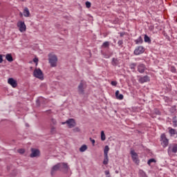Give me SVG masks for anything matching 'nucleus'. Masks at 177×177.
I'll list each match as a JSON object with an SVG mask.
<instances>
[{
	"label": "nucleus",
	"mask_w": 177,
	"mask_h": 177,
	"mask_svg": "<svg viewBox=\"0 0 177 177\" xmlns=\"http://www.w3.org/2000/svg\"><path fill=\"white\" fill-rule=\"evenodd\" d=\"M57 56L53 53L48 54V63L51 67L57 66Z\"/></svg>",
	"instance_id": "obj_1"
},
{
	"label": "nucleus",
	"mask_w": 177,
	"mask_h": 177,
	"mask_svg": "<svg viewBox=\"0 0 177 177\" xmlns=\"http://www.w3.org/2000/svg\"><path fill=\"white\" fill-rule=\"evenodd\" d=\"M130 154H131V158L133 162H135V164H137V165H139V162H140V160H139V156L138 155V153L135 152L134 150H131Z\"/></svg>",
	"instance_id": "obj_2"
},
{
	"label": "nucleus",
	"mask_w": 177,
	"mask_h": 177,
	"mask_svg": "<svg viewBox=\"0 0 177 177\" xmlns=\"http://www.w3.org/2000/svg\"><path fill=\"white\" fill-rule=\"evenodd\" d=\"M30 151H31V153L30 154V157L31 158H34L35 157H39V156H41V151H39V149H37L35 148H31Z\"/></svg>",
	"instance_id": "obj_3"
},
{
	"label": "nucleus",
	"mask_w": 177,
	"mask_h": 177,
	"mask_svg": "<svg viewBox=\"0 0 177 177\" xmlns=\"http://www.w3.org/2000/svg\"><path fill=\"white\" fill-rule=\"evenodd\" d=\"M33 75L36 78H39V80H44V73H42V71H41L39 68H36L34 71Z\"/></svg>",
	"instance_id": "obj_4"
},
{
	"label": "nucleus",
	"mask_w": 177,
	"mask_h": 177,
	"mask_svg": "<svg viewBox=\"0 0 177 177\" xmlns=\"http://www.w3.org/2000/svg\"><path fill=\"white\" fill-rule=\"evenodd\" d=\"M160 140H161V145L163 147H167V146H168L169 141V140L167 138V136H165V134H162L160 136Z\"/></svg>",
	"instance_id": "obj_5"
},
{
	"label": "nucleus",
	"mask_w": 177,
	"mask_h": 177,
	"mask_svg": "<svg viewBox=\"0 0 177 177\" xmlns=\"http://www.w3.org/2000/svg\"><path fill=\"white\" fill-rule=\"evenodd\" d=\"M59 164V171H64V172H68V169H70V167H68V165L67 163L61 162Z\"/></svg>",
	"instance_id": "obj_6"
},
{
	"label": "nucleus",
	"mask_w": 177,
	"mask_h": 177,
	"mask_svg": "<svg viewBox=\"0 0 177 177\" xmlns=\"http://www.w3.org/2000/svg\"><path fill=\"white\" fill-rule=\"evenodd\" d=\"M17 27L19 28L21 32H24V31H26V26L24 21H19L17 23Z\"/></svg>",
	"instance_id": "obj_7"
},
{
	"label": "nucleus",
	"mask_w": 177,
	"mask_h": 177,
	"mask_svg": "<svg viewBox=\"0 0 177 177\" xmlns=\"http://www.w3.org/2000/svg\"><path fill=\"white\" fill-rule=\"evenodd\" d=\"M67 124L69 128H74L75 127V120L74 119H69L66 122H62V124Z\"/></svg>",
	"instance_id": "obj_8"
},
{
	"label": "nucleus",
	"mask_w": 177,
	"mask_h": 177,
	"mask_svg": "<svg viewBox=\"0 0 177 177\" xmlns=\"http://www.w3.org/2000/svg\"><path fill=\"white\" fill-rule=\"evenodd\" d=\"M167 151L169 154H171L172 153H177V145H170L168 148Z\"/></svg>",
	"instance_id": "obj_9"
},
{
	"label": "nucleus",
	"mask_w": 177,
	"mask_h": 177,
	"mask_svg": "<svg viewBox=\"0 0 177 177\" xmlns=\"http://www.w3.org/2000/svg\"><path fill=\"white\" fill-rule=\"evenodd\" d=\"M60 170V165L59 163H57V165H54L52 169H51V175L52 176H53V175H55V174H56V172H57V171Z\"/></svg>",
	"instance_id": "obj_10"
},
{
	"label": "nucleus",
	"mask_w": 177,
	"mask_h": 177,
	"mask_svg": "<svg viewBox=\"0 0 177 177\" xmlns=\"http://www.w3.org/2000/svg\"><path fill=\"white\" fill-rule=\"evenodd\" d=\"M145 52V48L143 46H140L134 50V55H142Z\"/></svg>",
	"instance_id": "obj_11"
},
{
	"label": "nucleus",
	"mask_w": 177,
	"mask_h": 177,
	"mask_svg": "<svg viewBox=\"0 0 177 177\" xmlns=\"http://www.w3.org/2000/svg\"><path fill=\"white\" fill-rule=\"evenodd\" d=\"M149 81H150V77L147 75L140 77L138 80V82H140V84H145V82H149Z\"/></svg>",
	"instance_id": "obj_12"
},
{
	"label": "nucleus",
	"mask_w": 177,
	"mask_h": 177,
	"mask_svg": "<svg viewBox=\"0 0 177 177\" xmlns=\"http://www.w3.org/2000/svg\"><path fill=\"white\" fill-rule=\"evenodd\" d=\"M8 82L10 85H11V86H12V88H16V86H17V82H16V80L12 77L8 80Z\"/></svg>",
	"instance_id": "obj_13"
},
{
	"label": "nucleus",
	"mask_w": 177,
	"mask_h": 177,
	"mask_svg": "<svg viewBox=\"0 0 177 177\" xmlns=\"http://www.w3.org/2000/svg\"><path fill=\"white\" fill-rule=\"evenodd\" d=\"M84 88H85V82L82 81L78 86V91L80 93H84Z\"/></svg>",
	"instance_id": "obj_14"
},
{
	"label": "nucleus",
	"mask_w": 177,
	"mask_h": 177,
	"mask_svg": "<svg viewBox=\"0 0 177 177\" xmlns=\"http://www.w3.org/2000/svg\"><path fill=\"white\" fill-rule=\"evenodd\" d=\"M146 70V66L143 64H140L138 66V71L139 73H145V71Z\"/></svg>",
	"instance_id": "obj_15"
},
{
	"label": "nucleus",
	"mask_w": 177,
	"mask_h": 177,
	"mask_svg": "<svg viewBox=\"0 0 177 177\" xmlns=\"http://www.w3.org/2000/svg\"><path fill=\"white\" fill-rule=\"evenodd\" d=\"M168 129H169V133L170 134V136H175V135H177V131L175 129L169 127Z\"/></svg>",
	"instance_id": "obj_16"
},
{
	"label": "nucleus",
	"mask_w": 177,
	"mask_h": 177,
	"mask_svg": "<svg viewBox=\"0 0 177 177\" xmlns=\"http://www.w3.org/2000/svg\"><path fill=\"white\" fill-rule=\"evenodd\" d=\"M24 17H30V10L27 7L24 9Z\"/></svg>",
	"instance_id": "obj_17"
},
{
	"label": "nucleus",
	"mask_w": 177,
	"mask_h": 177,
	"mask_svg": "<svg viewBox=\"0 0 177 177\" xmlns=\"http://www.w3.org/2000/svg\"><path fill=\"white\" fill-rule=\"evenodd\" d=\"M115 96L116 99H118V100H122V99H124V95L122 94H120L119 91H115Z\"/></svg>",
	"instance_id": "obj_18"
},
{
	"label": "nucleus",
	"mask_w": 177,
	"mask_h": 177,
	"mask_svg": "<svg viewBox=\"0 0 177 177\" xmlns=\"http://www.w3.org/2000/svg\"><path fill=\"white\" fill-rule=\"evenodd\" d=\"M6 59L8 60V62H10V63H12L13 62V57H12V54H7L6 55Z\"/></svg>",
	"instance_id": "obj_19"
},
{
	"label": "nucleus",
	"mask_w": 177,
	"mask_h": 177,
	"mask_svg": "<svg viewBox=\"0 0 177 177\" xmlns=\"http://www.w3.org/2000/svg\"><path fill=\"white\" fill-rule=\"evenodd\" d=\"M135 42L137 45H140L143 44V39H142V37H139L137 39L135 40Z\"/></svg>",
	"instance_id": "obj_20"
},
{
	"label": "nucleus",
	"mask_w": 177,
	"mask_h": 177,
	"mask_svg": "<svg viewBox=\"0 0 177 177\" xmlns=\"http://www.w3.org/2000/svg\"><path fill=\"white\" fill-rule=\"evenodd\" d=\"M88 149V147L86 145H83L80 148V151L81 153H84V151H86Z\"/></svg>",
	"instance_id": "obj_21"
},
{
	"label": "nucleus",
	"mask_w": 177,
	"mask_h": 177,
	"mask_svg": "<svg viewBox=\"0 0 177 177\" xmlns=\"http://www.w3.org/2000/svg\"><path fill=\"white\" fill-rule=\"evenodd\" d=\"M110 150V148L108 145H106L104 149V156H109V151Z\"/></svg>",
	"instance_id": "obj_22"
},
{
	"label": "nucleus",
	"mask_w": 177,
	"mask_h": 177,
	"mask_svg": "<svg viewBox=\"0 0 177 177\" xmlns=\"http://www.w3.org/2000/svg\"><path fill=\"white\" fill-rule=\"evenodd\" d=\"M104 161H103V164L104 165H107V164H109V156H104Z\"/></svg>",
	"instance_id": "obj_23"
},
{
	"label": "nucleus",
	"mask_w": 177,
	"mask_h": 177,
	"mask_svg": "<svg viewBox=\"0 0 177 177\" xmlns=\"http://www.w3.org/2000/svg\"><path fill=\"white\" fill-rule=\"evenodd\" d=\"M139 176L140 177H147V175H146V173L143 171V170L139 171Z\"/></svg>",
	"instance_id": "obj_24"
},
{
	"label": "nucleus",
	"mask_w": 177,
	"mask_h": 177,
	"mask_svg": "<svg viewBox=\"0 0 177 177\" xmlns=\"http://www.w3.org/2000/svg\"><path fill=\"white\" fill-rule=\"evenodd\" d=\"M144 41H145V42H148V43L151 42V39H150V37H149V36H147V35H145Z\"/></svg>",
	"instance_id": "obj_25"
},
{
	"label": "nucleus",
	"mask_w": 177,
	"mask_h": 177,
	"mask_svg": "<svg viewBox=\"0 0 177 177\" xmlns=\"http://www.w3.org/2000/svg\"><path fill=\"white\" fill-rule=\"evenodd\" d=\"M112 64H113V66H118V59H117L115 58H113Z\"/></svg>",
	"instance_id": "obj_26"
},
{
	"label": "nucleus",
	"mask_w": 177,
	"mask_h": 177,
	"mask_svg": "<svg viewBox=\"0 0 177 177\" xmlns=\"http://www.w3.org/2000/svg\"><path fill=\"white\" fill-rule=\"evenodd\" d=\"M110 46V43L109 41H105L102 44V48H109Z\"/></svg>",
	"instance_id": "obj_27"
},
{
	"label": "nucleus",
	"mask_w": 177,
	"mask_h": 177,
	"mask_svg": "<svg viewBox=\"0 0 177 177\" xmlns=\"http://www.w3.org/2000/svg\"><path fill=\"white\" fill-rule=\"evenodd\" d=\"M101 140H106V135L104 134V131H101Z\"/></svg>",
	"instance_id": "obj_28"
},
{
	"label": "nucleus",
	"mask_w": 177,
	"mask_h": 177,
	"mask_svg": "<svg viewBox=\"0 0 177 177\" xmlns=\"http://www.w3.org/2000/svg\"><path fill=\"white\" fill-rule=\"evenodd\" d=\"M50 133H52L53 135L56 133V127H55L53 126L51 127Z\"/></svg>",
	"instance_id": "obj_29"
},
{
	"label": "nucleus",
	"mask_w": 177,
	"mask_h": 177,
	"mask_svg": "<svg viewBox=\"0 0 177 177\" xmlns=\"http://www.w3.org/2000/svg\"><path fill=\"white\" fill-rule=\"evenodd\" d=\"M18 153H19V154H24V153H26V150H24V149H19L17 150Z\"/></svg>",
	"instance_id": "obj_30"
},
{
	"label": "nucleus",
	"mask_w": 177,
	"mask_h": 177,
	"mask_svg": "<svg viewBox=\"0 0 177 177\" xmlns=\"http://www.w3.org/2000/svg\"><path fill=\"white\" fill-rule=\"evenodd\" d=\"M151 162H156V160L154 158L149 159L147 162L148 165H150Z\"/></svg>",
	"instance_id": "obj_31"
},
{
	"label": "nucleus",
	"mask_w": 177,
	"mask_h": 177,
	"mask_svg": "<svg viewBox=\"0 0 177 177\" xmlns=\"http://www.w3.org/2000/svg\"><path fill=\"white\" fill-rule=\"evenodd\" d=\"M85 4H86V7L88 9H89V8H91V2L86 1Z\"/></svg>",
	"instance_id": "obj_32"
},
{
	"label": "nucleus",
	"mask_w": 177,
	"mask_h": 177,
	"mask_svg": "<svg viewBox=\"0 0 177 177\" xmlns=\"http://www.w3.org/2000/svg\"><path fill=\"white\" fill-rule=\"evenodd\" d=\"M136 66V64L133 63L130 64V68H131V70H135V66Z\"/></svg>",
	"instance_id": "obj_33"
},
{
	"label": "nucleus",
	"mask_w": 177,
	"mask_h": 177,
	"mask_svg": "<svg viewBox=\"0 0 177 177\" xmlns=\"http://www.w3.org/2000/svg\"><path fill=\"white\" fill-rule=\"evenodd\" d=\"M122 44H124V41L122 40H119L118 42V45L119 46H122Z\"/></svg>",
	"instance_id": "obj_34"
},
{
	"label": "nucleus",
	"mask_w": 177,
	"mask_h": 177,
	"mask_svg": "<svg viewBox=\"0 0 177 177\" xmlns=\"http://www.w3.org/2000/svg\"><path fill=\"white\" fill-rule=\"evenodd\" d=\"M111 85H113V86H117V82L116 81H112L111 82Z\"/></svg>",
	"instance_id": "obj_35"
},
{
	"label": "nucleus",
	"mask_w": 177,
	"mask_h": 177,
	"mask_svg": "<svg viewBox=\"0 0 177 177\" xmlns=\"http://www.w3.org/2000/svg\"><path fill=\"white\" fill-rule=\"evenodd\" d=\"M56 120L55 119H51V123L53 124V125H56Z\"/></svg>",
	"instance_id": "obj_36"
},
{
	"label": "nucleus",
	"mask_w": 177,
	"mask_h": 177,
	"mask_svg": "<svg viewBox=\"0 0 177 177\" xmlns=\"http://www.w3.org/2000/svg\"><path fill=\"white\" fill-rule=\"evenodd\" d=\"M171 73H175V71H176V69L175 68V67L171 66Z\"/></svg>",
	"instance_id": "obj_37"
},
{
	"label": "nucleus",
	"mask_w": 177,
	"mask_h": 177,
	"mask_svg": "<svg viewBox=\"0 0 177 177\" xmlns=\"http://www.w3.org/2000/svg\"><path fill=\"white\" fill-rule=\"evenodd\" d=\"M3 62V59L2 58V55H0V63H2Z\"/></svg>",
	"instance_id": "obj_38"
},
{
	"label": "nucleus",
	"mask_w": 177,
	"mask_h": 177,
	"mask_svg": "<svg viewBox=\"0 0 177 177\" xmlns=\"http://www.w3.org/2000/svg\"><path fill=\"white\" fill-rule=\"evenodd\" d=\"M33 62H34L35 63H38V59H37V58H35V59H33Z\"/></svg>",
	"instance_id": "obj_39"
},
{
	"label": "nucleus",
	"mask_w": 177,
	"mask_h": 177,
	"mask_svg": "<svg viewBox=\"0 0 177 177\" xmlns=\"http://www.w3.org/2000/svg\"><path fill=\"white\" fill-rule=\"evenodd\" d=\"M90 140L93 143V145H95V140H93L92 138H90Z\"/></svg>",
	"instance_id": "obj_40"
},
{
	"label": "nucleus",
	"mask_w": 177,
	"mask_h": 177,
	"mask_svg": "<svg viewBox=\"0 0 177 177\" xmlns=\"http://www.w3.org/2000/svg\"><path fill=\"white\" fill-rule=\"evenodd\" d=\"M75 131H76L77 132H80V128H75Z\"/></svg>",
	"instance_id": "obj_41"
},
{
	"label": "nucleus",
	"mask_w": 177,
	"mask_h": 177,
	"mask_svg": "<svg viewBox=\"0 0 177 177\" xmlns=\"http://www.w3.org/2000/svg\"><path fill=\"white\" fill-rule=\"evenodd\" d=\"M120 37H124V33L121 32L120 33Z\"/></svg>",
	"instance_id": "obj_42"
}]
</instances>
